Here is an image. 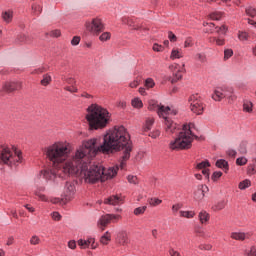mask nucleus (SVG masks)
I'll return each instance as SVG.
<instances>
[{
  "instance_id": "nucleus-54",
  "label": "nucleus",
  "mask_w": 256,
  "mask_h": 256,
  "mask_svg": "<svg viewBox=\"0 0 256 256\" xmlns=\"http://www.w3.org/2000/svg\"><path fill=\"white\" fill-rule=\"evenodd\" d=\"M256 174V166L255 164H250L247 167V175H255Z\"/></svg>"
},
{
  "instance_id": "nucleus-21",
  "label": "nucleus",
  "mask_w": 256,
  "mask_h": 256,
  "mask_svg": "<svg viewBox=\"0 0 256 256\" xmlns=\"http://www.w3.org/2000/svg\"><path fill=\"white\" fill-rule=\"evenodd\" d=\"M73 195H75V184L66 182V201H71Z\"/></svg>"
},
{
  "instance_id": "nucleus-30",
  "label": "nucleus",
  "mask_w": 256,
  "mask_h": 256,
  "mask_svg": "<svg viewBox=\"0 0 256 256\" xmlns=\"http://www.w3.org/2000/svg\"><path fill=\"white\" fill-rule=\"evenodd\" d=\"M2 19L5 23H11L13 21V11L9 10L2 13Z\"/></svg>"
},
{
  "instance_id": "nucleus-58",
  "label": "nucleus",
  "mask_w": 256,
  "mask_h": 256,
  "mask_svg": "<svg viewBox=\"0 0 256 256\" xmlns=\"http://www.w3.org/2000/svg\"><path fill=\"white\" fill-rule=\"evenodd\" d=\"M189 47H193V38L191 37L186 38L184 42V48L187 49Z\"/></svg>"
},
{
  "instance_id": "nucleus-5",
  "label": "nucleus",
  "mask_w": 256,
  "mask_h": 256,
  "mask_svg": "<svg viewBox=\"0 0 256 256\" xmlns=\"http://www.w3.org/2000/svg\"><path fill=\"white\" fill-rule=\"evenodd\" d=\"M149 111H157L159 117L164 118L165 131L169 135H173V133H177L179 131V126L169 118V115H177L176 110H172L169 106H163L155 100H149L148 102Z\"/></svg>"
},
{
  "instance_id": "nucleus-62",
  "label": "nucleus",
  "mask_w": 256,
  "mask_h": 256,
  "mask_svg": "<svg viewBox=\"0 0 256 256\" xmlns=\"http://www.w3.org/2000/svg\"><path fill=\"white\" fill-rule=\"evenodd\" d=\"M231 57H233V50L226 49L224 51V59H231Z\"/></svg>"
},
{
  "instance_id": "nucleus-7",
  "label": "nucleus",
  "mask_w": 256,
  "mask_h": 256,
  "mask_svg": "<svg viewBox=\"0 0 256 256\" xmlns=\"http://www.w3.org/2000/svg\"><path fill=\"white\" fill-rule=\"evenodd\" d=\"M79 172L80 176L84 179L85 183L95 185V183H99V181L102 182V165L89 166L87 165V163H83V160H81L80 164H78V171L75 174Z\"/></svg>"
},
{
  "instance_id": "nucleus-9",
  "label": "nucleus",
  "mask_w": 256,
  "mask_h": 256,
  "mask_svg": "<svg viewBox=\"0 0 256 256\" xmlns=\"http://www.w3.org/2000/svg\"><path fill=\"white\" fill-rule=\"evenodd\" d=\"M85 27L89 33L96 36L101 35L105 31V25L99 18H94L91 22H86Z\"/></svg>"
},
{
  "instance_id": "nucleus-2",
  "label": "nucleus",
  "mask_w": 256,
  "mask_h": 256,
  "mask_svg": "<svg viewBox=\"0 0 256 256\" xmlns=\"http://www.w3.org/2000/svg\"><path fill=\"white\" fill-rule=\"evenodd\" d=\"M101 149L104 153L111 154L113 151L123 150V154L120 158V167L125 169L127 167V161L131 159V151H133V143L131 142V136L124 126H115L110 133L104 137Z\"/></svg>"
},
{
  "instance_id": "nucleus-47",
  "label": "nucleus",
  "mask_w": 256,
  "mask_h": 256,
  "mask_svg": "<svg viewBox=\"0 0 256 256\" xmlns=\"http://www.w3.org/2000/svg\"><path fill=\"white\" fill-rule=\"evenodd\" d=\"M244 256H256V247L251 246L249 250H245Z\"/></svg>"
},
{
  "instance_id": "nucleus-49",
  "label": "nucleus",
  "mask_w": 256,
  "mask_h": 256,
  "mask_svg": "<svg viewBox=\"0 0 256 256\" xmlns=\"http://www.w3.org/2000/svg\"><path fill=\"white\" fill-rule=\"evenodd\" d=\"M198 249H200V251H211V249H213V245L207 243V244H200L198 246Z\"/></svg>"
},
{
  "instance_id": "nucleus-64",
  "label": "nucleus",
  "mask_w": 256,
  "mask_h": 256,
  "mask_svg": "<svg viewBox=\"0 0 256 256\" xmlns=\"http://www.w3.org/2000/svg\"><path fill=\"white\" fill-rule=\"evenodd\" d=\"M169 255L170 256H181V253L179 251L175 250L174 248H170Z\"/></svg>"
},
{
  "instance_id": "nucleus-42",
  "label": "nucleus",
  "mask_w": 256,
  "mask_h": 256,
  "mask_svg": "<svg viewBox=\"0 0 256 256\" xmlns=\"http://www.w3.org/2000/svg\"><path fill=\"white\" fill-rule=\"evenodd\" d=\"M195 59L196 61H200V63H205L207 61V56L204 53H197Z\"/></svg>"
},
{
  "instance_id": "nucleus-37",
  "label": "nucleus",
  "mask_w": 256,
  "mask_h": 256,
  "mask_svg": "<svg viewBox=\"0 0 256 256\" xmlns=\"http://www.w3.org/2000/svg\"><path fill=\"white\" fill-rule=\"evenodd\" d=\"M131 105L134 107V109H142L143 101H141L139 98H134L131 101Z\"/></svg>"
},
{
  "instance_id": "nucleus-55",
  "label": "nucleus",
  "mask_w": 256,
  "mask_h": 256,
  "mask_svg": "<svg viewBox=\"0 0 256 256\" xmlns=\"http://www.w3.org/2000/svg\"><path fill=\"white\" fill-rule=\"evenodd\" d=\"M236 165L243 167V165H247V158L239 157L236 159Z\"/></svg>"
},
{
  "instance_id": "nucleus-36",
  "label": "nucleus",
  "mask_w": 256,
  "mask_h": 256,
  "mask_svg": "<svg viewBox=\"0 0 256 256\" xmlns=\"http://www.w3.org/2000/svg\"><path fill=\"white\" fill-rule=\"evenodd\" d=\"M225 205H226V203H225V201H220V202H217L216 204H214L213 206H212V211H215V212H217V211H223V208L225 207Z\"/></svg>"
},
{
  "instance_id": "nucleus-23",
  "label": "nucleus",
  "mask_w": 256,
  "mask_h": 256,
  "mask_svg": "<svg viewBox=\"0 0 256 256\" xmlns=\"http://www.w3.org/2000/svg\"><path fill=\"white\" fill-rule=\"evenodd\" d=\"M184 54H183V50L179 49V48H173L170 54V59L172 61H175V59H183Z\"/></svg>"
},
{
  "instance_id": "nucleus-13",
  "label": "nucleus",
  "mask_w": 256,
  "mask_h": 256,
  "mask_svg": "<svg viewBox=\"0 0 256 256\" xmlns=\"http://www.w3.org/2000/svg\"><path fill=\"white\" fill-rule=\"evenodd\" d=\"M21 89H23V82L19 80H8L2 85L4 93H15V91H21Z\"/></svg>"
},
{
  "instance_id": "nucleus-50",
  "label": "nucleus",
  "mask_w": 256,
  "mask_h": 256,
  "mask_svg": "<svg viewBox=\"0 0 256 256\" xmlns=\"http://www.w3.org/2000/svg\"><path fill=\"white\" fill-rule=\"evenodd\" d=\"M45 71H47V69H45V67L41 66L39 68L32 70L31 75H41V73H45Z\"/></svg>"
},
{
  "instance_id": "nucleus-27",
  "label": "nucleus",
  "mask_w": 256,
  "mask_h": 256,
  "mask_svg": "<svg viewBox=\"0 0 256 256\" xmlns=\"http://www.w3.org/2000/svg\"><path fill=\"white\" fill-rule=\"evenodd\" d=\"M154 123H155V118L153 117L146 118L144 127H143L144 131H151V128L153 127Z\"/></svg>"
},
{
  "instance_id": "nucleus-48",
  "label": "nucleus",
  "mask_w": 256,
  "mask_h": 256,
  "mask_svg": "<svg viewBox=\"0 0 256 256\" xmlns=\"http://www.w3.org/2000/svg\"><path fill=\"white\" fill-rule=\"evenodd\" d=\"M215 31L218 33V35H225L227 33V26L222 25L220 27H216Z\"/></svg>"
},
{
  "instance_id": "nucleus-25",
  "label": "nucleus",
  "mask_w": 256,
  "mask_h": 256,
  "mask_svg": "<svg viewBox=\"0 0 256 256\" xmlns=\"http://www.w3.org/2000/svg\"><path fill=\"white\" fill-rule=\"evenodd\" d=\"M52 81H53V78H51V74L46 73L42 76V80L40 81V85H42V87H48V85H51Z\"/></svg>"
},
{
  "instance_id": "nucleus-8",
  "label": "nucleus",
  "mask_w": 256,
  "mask_h": 256,
  "mask_svg": "<svg viewBox=\"0 0 256 256\" xmlns=\"http://www.w3.org/2000/svg\"><path fill=\"white\" fill-rule=\"evenodd\" d=\"M23 162V152L18 149L3 148L0 151V165H8V167H17Z\"/></svg>"
},
{
  "instance_id": "nucleus-63",
  "label": "nucleus",
  "mask_w": 256,
  "mask_h": 256,
  "mask_svg": "<svg viewBox=\"0 0 256 256\" xmlns=\"http://www.w3.org/2000/svg\"><path fill=\"white\" fill-rule=\"evenodd\" d=\"M50 37H61V30L56 29V30H52L49 33Z\"/></svg>"
},
{
  "instance_id": "nucleus-34",
  "label": "nucleus",
  "mask_w": 256,
  "mask_h": 256,
  "mask_svg": "<svg viewBox=\"0 0 256 256\" xmlns=\"http://www.w3.org/2000/svg\"><path fill=\"white\" fill-rule=\"evenodd\" d=\"M250 185H251V180L245 179L238 184V189H240L241 191H244V189H249Z\"/></svg>"
},
{
  "instance_id": "nucleus-1",
  "label": "nucleus",
  "mask_w": 256,
  "mask_h": 256,
  "mask_svg": "<svg viewBox=\"0 0 256 256\" xmlns=\"http://www.w3.org/2000/svg\"><path fill=\"white\" fill-rule=\"evenodd\" d=\"M45 155L48 161L52 163V167L55 169H46L41 171V175H43L46 181H55L57 177H59V179H67L69 175L74 174L67 173L63 169L71 155V144H69V142H54L52 145L46 147Z\"/></svg>"
},
{
  "instance_id": "nucleus-12",
  "label": "nucleus",
  "mask_w": 256,
  "mask_h": 256,
  "mask_svg": "<svg viewBox=\"0 0 256 256\" xmlns=\"http://www.w3.org/2000/svg\"><path fill=\"white\" fill-rule=\"evenodd\" d=\"M117 221H121V215L105 214L99 219L98 226L101 228V231H105V227H107L109 223H117Z\"/></svg>"
},
{
  "instance_id": "nucleus-14",
  "label": "nucleus",
  "mask_w": 256,
  "mask_h": 256,
  "mask_svg": "<svg viewBox=\"0 0 256 256\" xmlns=\"http://www.w3.org/2000/svg\"><path fill=\"white\" fill-rule=\"evenodd\" d=\"M169 69L172 73L171 83H177L180 79H183V71L185 70V64L179 66V64H172L169 66Z\"/></svg>"
},
{
  "instance_id": "nucleus-20",
  "label": "nucleus",
  "mask_w": 256,
  "mask_h": 256,
  "mask_svg": "<svg viewBox=\"0 0 256 256\" xmlns=\"http://www.w3.org/2000/svg\"><path fill=\"white\" fill-rule=\"evenodd\" d=\"M230 239H233L234 241H245L246 239H249V233L232 232L230 234Z\"/></svg>"
},
{
  "instance_id": "nucleus-31",
  "label": "nucleus",
  "mask_w": 256,
  "mask_h": 256,
  "mask_svg": "<svg viewBox=\"0 0 256 256\" xmlns=\"http://www.w3.org/2000/svg\"><path fill=\"white\" fill-rule=\"evenodd\" d=\"M111 241V233L109 231L105 232L104 235L100 238V243L102 245H109V242Z\"/></svg>"
},
{
  "instance_id": "nucleus-33",
  "label": "nucleus",
  "mask_w": 256,
  "mask_h": 256,
  "mask_svg": "<svg viewBox=\"0 0 256 256\" xmlns=\"http://www.w3.org/2000/svg\"><path fill=\"white\" fill-rule=\"evenodd\" d=\"M243 111H245V113H252L253 112V102L247 101V100L244 101Z\"/></svg>"
},
{
  "instance_id": "nucleus-45",
  "label": "nucleus",
  "mask_w": 256,
  "mask_h": 256,
  "mask_svg": "<svg viewBox=\"0 0 256 256\" xmlns=\"http://www.w3.org/2000/svg\"><path fill=\"white\" fill-rule=\"evenodd\" d=\"M238 39L240 41H247L249 39V33L243 32V31H239L238 32Z\"/></svg>"
},
{
  "instance_id": "nucleus-26",
  "label": "nucleus",
  "mask_w": 256,
  "mask_h": 256,
  "mask_svg": "<svg viewBox=\"0 0 256 256\" xmlns=\"http://www.w3.org/2000/svg\"><path fill=\"white\" fill-rule=\"evenodd\" d=\"M209 219H211V216L209 215V213H207V211L202 210L199 213V220H200V223H202V225H205V223H208Z\"/></svg>"
},
{
  "instance_id": "nucleus-43",
  "label": "nucleus",
  "mask_w": 256,
  "mask_h": 256,
  "mask_svg": "<svg viewBox=\"0 0 256 256\" xmlns=\"http://www.w3.org/2000/svg\"><path fill=\"white\" fill-rule=\"evenodd\" d=\"M210 41L212 43H216V45H218L219 47L225 45V39L224 38H216V37H214V38L210 39Z\"/></svg>"
},
{
  "instance_id": "nucleus-29",
  "label": "nucleus",
  "mask_w": 256,
  "mask_h": 256,
  "mask_svg": "<svg viewBox=\"0 0 256 256\" xmlns=\"http://www.w3.org/2000/svg\"><path fill=\"white\" fill-rule=\"evenodd\" d=\"M147 203L148 205H150V207H158V205H161V203H163V200L157 197H151L147 199Z\"/></svg>"
},
{
  "instance_id": "nucleus-18",
  "label": "nucleus",
  "mask_w": 256,
  "mask_h": 256,
  "mask_svg": "<svg viewBox=\"0 0 256 256\" xmlns=\"http://www.w3.org/2000/svg\"><path fill=\"white\" fill-rule=\"evenodd\" d=\"M124 198L121 195H112L104 200L105 205H121Z\"/></svg>"
},
{
  "instance_id": "nucleus-10",
  "label": "nucleus",
  "mask_w": 256,
  "mask_h": 256,
  "mask_svg": "<svg viewBox=\"0 0 256 256\" xmlns=\"http://www.w3.org/2000/svg\"><path fill=\"white\" fill-rule=\"evenodd\" d=\"M190 109L195 113V115H202L205 109L203 106V101H201V97L199 94L191 95L189 98Z\"/></svg>"
},
{
  "instance_id": "nucleus-59",
  "label": "nucleus",
  "mask_w": 256,
  "mask_h": 256,
  "mask_svg": "<svg viewBox=\"0 0 256 256\" xmlns=\"http://www.w3.org/2000/svg\"><path fill=\"white\" fill-rule=\"evenodd\" d=\"M168 39H169V41H171V43H176L177 36L172 31H169L168 32Z\"/></svg>"
},
{
  "instance_id": "nucleus-11",
  "label": "nucleus",
  "mask_w": 256,
  "mask_h": 256,
  "mask_svg": "<svg viewBox=\"0 0 256 256\" xmlns=\"http://www.w3.org/2000/svg\"><path fill=\"white\" fill-rule=\"evenodd\" d=\"M212 99L214 101H221V99H228L229 103L232 101H235L237 97L233 95V88H230L228 90L218 89L215 90L214 94L212 95Z\"/></svg>"
},
{
  "instance_id": "nucleus-46",
  "label": "nucleus",
  "mask_w": 256,
  "mask_h": 256,
  "mask_svg": "<svg viewBox=\"0 0 256 256\" xmlns=\"http://www.w3.org/2000/svg\"><path fill=\"white\" fill-rule=\"evenodd\" d=\"M127 180L132 185H139V178H137V176L128 175Z\"/></svg>"
},
{
  "instance_id": "nucleus-19",
  "label": "nucleus",
  "mask_w": 256,
  "mask_h": 256,
  "mask_svg": "<svg viewBox=\"0 0 256 256\" xmlns=\"http://www.w3.org/2000/svg\"><path fill=\"white\" fill-rule=\"evenodd\" d=\"M116 242L119 245H128L129 244V235L126 231H121L117 234Z\"/></svg>"
},
{
  "instance_id": "nucleus-39",
  "label": "nucleus",
  "mask_w": 256,
  "mask_h": 256,
  "mask_svg": "<svg viewBox=\"0 0 256 256\" xmlns=\"http://www.w3.org/2000/svg\"><path fill=\"white\" fill-rule=\"evenodd\" d=\"M209 17L212 19V21H220V19L223 17V12H212Z\"/></svg>"
},
{
  "instance_id": "nucleus-3",
  "label": "nucleus",
  "mask_w": 256,
  "mask_h": 256,
  "mask_svg": "<svg viewBox=\"0 0 256 256\" xmlns=\"http://www.w3.org/2000/svg\"><path fill=\"white\" fill-rule=\"evenodd\" d=\"M103 144L97 146V138L84 141L81 148H79L75 156L71 159L68 158L66 164H64L63 170L65 173H77L79 171V165L85 157H95L97 153H103V155H109V152L102 150Z\"/></svg>"
},
{
  "instance_id": "nucleus-57",
  "label": "nucleus",
  "mask_w": 256,
  "mask_h": 256,
  "mask_svg": "<svg viewBox=\"0 0 256 256\" xmlns=\"http://www.w3.org/2000/svg\"><path fill=\"white\" fill-rule=\"evenodd\" d=\"M153 51H155L156 53H161L163 51H165V47H163L162 45H159L157 43H155L152 47Z\"/></svg>"
},
{
  "instance_id": "nucleus-24",
  "label": "nucleus",
  "mask_w": 256,
  "mask_h": 256,
  "mask_svg": "<svg viewBox=\"0 0 256 256\" xmlns=\"http://www.w3.org/2000/svg\"><path fill=\"white\" fill-rule=\"evenodd\" d=\"M216 167L227 173L229 171V162H227L225 159H219L216 161Z\"/></svg>"
},
{
  "instance_id": "nucleus-4",
  "label": "nucleus",
  "mask_w": 256,
  "mask_h": 256,
  "mask_svg": "<svg viewBox=\"0 0 256 256\" xmlns=\"http://www.w3.org/2000/svg\"><path fill=\"white\" fill-rule=\"evenodd\" d=\"M86 120L89 123V128L97 131V129H105L111 119L109 110L99 106L98 104H92L87 109Z\"/></svg>"
},
{
  "instance_id": "nucleus-56",
  "label": "nucleus",
  "mask_w": 256,
  "mask_h": 256,
  "mask_svg": "<svg viewBox=\"0 0 256 256\" xmlns=\"http://www.w3.org/2000/svg\"><path fill=\"white\" fill-rule=\"evenodd\" d=\"M246 14L249 16V17H255L256 16V9L249 6L248 8H246Z\"/></svg>"
},
{
  "instance_id": "nucleus-61",
  "label": "nucleus",
  "mask_w": 256,
  "mask_h": 256,
  "mask_svg": "<svg viewBox=\"0 0 256 256\" xmlns=\"http://www.w3.org/2000/svg\"><path fill=\"white\" fill-rule=\"evenodd\" d=\"M160 135L161 131L153 130L152 132H150L149 137H151V139H157V137H159Z\"/></svg>"
},
{
  "instance_id": "nucleus-32",
  "label": "nucleus",
  "mask_w": 256,
  "mask_h": 256,
  "mask_svg": "<svg viewBox=\"0 0 256 256\" xmlns=\"http://www.w3.org/2000/svg\"><path fill=\"white\" fill-rule=\"evenodd\" d=\"M43 11V7L37 3L32 4V13L36 17H39Z\"/></svg>"
},
{
  "instance_id": "nucleus-51",
  "label": "nucleus",
  "mask_w": 256,
  "mask_h": 256,
  "mask_svg": "<svg viewBox=\"0 0 256 256\" xmlns=\"http://www.w3.org/2000/svg\"><path fill=\"white\" fill-rule=\"evenodd\" d=\"M145 87H147V89H153L155 87V81H153L152 78H147L145 80Z\"/></svg>"
},
{
  "instance_id": "nucleus-38",
  "label": "nucleus",
  "mask_w": 256,
  "mask_h": 256,
  "mask_svg": "<svg viewBox=\"0 0 256 256\" xmlns=\"http://www.w3.org/2000/svg\"><path fill=\"white\" fill-rule=\"evenodd\" d=\"M180 217H185L186 219H193L195 217L194 211H180Z\"/></svg>"
},
{
  "instance_id": "nucleus-15",
  "label": "nucleus",
  "mask_w": 256,
  "mask_h": 256,
  "mask_svg": "<svg viewBox=\"0 0 256 256\" xmlns=\"http://www.w3.org/2000/svg\"><path fill=\"white\" fill-rule=\"evenodd\" d=\"M121 168V165H115L113 167L105 168L102 166V183L105 181H109V179H113V177L117 176V173Z\"/></svg>"
},
{
  "instance_id": "nucleus-6",
  "label": "nucleus",
  "mask_w": 256,
  "mask_h": 256,
  "mask_svg": "<svg viewBox=\"0 0 256 256\" xmlns=\"http://www.w3.org/2000/svg\"><path fill=\"white\" fill-rule=\"evenodd\" d=\"M193 127H195V124H184L182 131L179 132L178 137L171 141L169 144V148L172 151H179L183 149H191L193 145V140L198 139L197 135L193 132Z\"/></svg>"
},
{
  "instance_id": "nucleus-22",
  "label": "nucleus",
  "mask_w": 256,
  "mask_h": 256,
  "mask_svg": "<svg viewBox=\"0 0 256 256\" xmlns=\"http://www.w3.org/2000/svg\"><path fill=\"white\" fill-rule=\"evenodd\" d=\"M78 245L82 249H87V247H90V246L92 249H95V239L94 238H90L88 240L80 239L78 240Z\"/></svg>"
},
{
  "instance_id": "nucleus-28",
  "label": "nucleus",
  "mask_w": 256,
  "mask_h": 256,
  "mask_svg": "<svg viewBox=\"0 0 256 256\" xmlns=\"http://www.w3.org/2000/svg\"><path fill=\"white\" fill-rule=\"evenodd\" d=\"M122 21L125 25H129V27H132V29L138 31V29H141L139 25H136V23L131 18H122Z\"/></svg>"
},
{
  "instance_id": "nucleus-44",
  "label": "nucleus",
  "mask_w": 256,
  "mask_h": 256,
  "mask_svg": "<svg viewBox=\"0 0 256 256\" xmlns=\"http://www.w3.org/2000/svg\"><path fill=\"white\" fill-rule=\"evenodd\" d=\"M221 177H223V172L215 171V172H213L211 179H212V181L216 182V181H219V179H221Z\"/></svg>"
},
{
  "instance_id": "nucleus-53",
  "label": "nucleus",
  "mask_w": 256,
  "mask_h": 256,
  "mask_svg": "<svg viewBox=\"0 0 256 256\" xmlns=\"http://www.w3.org/2000/svg\"><path fill=\"white\" fill-rule=\"evenodd\" d=\"M35 195H36V197H38V199L40 201H44V202H48L49 201V198L45 194H43V193H41L39 191H36Z\"/></svg>"
},
{
  "instance_id": "nucleus-52",
  "label": "nucleus",
  "mask_w": 256,
  "mask_h": 256,
  "mask_svg": "<svg viewBox=\"0 0 256 256\" xmlns=\"http://www.w3.org/2000/svg\"><path fill=\"white\" fill-rule=\"evenodd\" d=\"M39 243H41V238H39V236L33 235L30 238V245H39Z\"/></svg>"
},
{
  "instance_id": "nucleus-41",
  "label": "nucleus",
  "mask_w": 256,
  "mask_h": 256,
  "mask_svg": "<svg viewBox=\"0 0 256 256\" xmlns=\"http://www.w3.org/2000/svg\"><path fill=\"white\" fill-rule=\"evenodd\" d=\"M109 39H111L110 32H104L99 36V40L102 41V43H105V41H109Z\"/></svg>"
},
{
  "instance_id": "nucleus-60",
  "label": "nucleus",
  "mask_w": 256,
  "mask_h": 256,
  "mask_svg": "<svg viewBox=\"0 0 256 256\" xmlns=\"http://www.w3.org/2000/svg\"><path fill=\"white\" fill-rule=\"evenodd\" d=\"M183 208V204L181 203H177V204H174L172 206V213H174V215L179 211V209H182Z\"/></svg>"
},
{
  "instance_id": "nucleus-35",
  "label": "nucleus",
  "mask_w": 256,
  "mask_h": 256,
  "mask_svg": "<svg viewBox=\"0 0 256 256\" xmlns=\"http://www.w3.org/2000/svg\"><path fill=\"white\" fill-rule=\"evenodd\" d=\"M145 211H147V206H140L134 209L133 214L139 217V215H145Z\"/></svg>"
},
{
  "instance_id": "nucleus-40",
  "label": "nucleus",
  "mask_w": 256,
  "mask_h": 256,
  "mask_svg": "<svg viewBox=\"0 0 256 256\" xmlns=\"http://www.w3.org/2000/svg\"><path fill=\"white\" fill-rule=\"evenodd\" d=\"M207 167H211V163H209V160H205L198 163L196 166V169L203 170V169H207Z\"/></svg>"
},
{
  "instance_id": "nucleus-16",
  "label": "nucleus",
  "mask_w": 256,
  "mask_h": 256,
  "mask_svg": "<svg viewBox=\"0 0 256 256\" xmlns=\"http://www.w3.org/2000/svg\"><path fill=\"white\" fill-rule=\"evenodd\" d=\"M35 38L33 36H27L25 34H19L15 39L16 45H33Z\"/></svg>"
},
{
  "instance_id": "nucleus-17",
  "label": "nucleus",
  "mask_w": 256,
  "mask_h": 256,
  "mask_svg": "<svg viewBox=\"0 0 256 256\" xmlns=\"http://www.w3.org/2000/svg\"><path fill=\"white\" fill-rule=\"evenodd\" d=\"M207 192H209V187H207V185H199L194 192V199L196 201H203Z\"/></svg>"
}]
</instances>
